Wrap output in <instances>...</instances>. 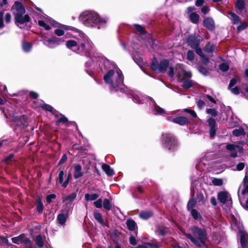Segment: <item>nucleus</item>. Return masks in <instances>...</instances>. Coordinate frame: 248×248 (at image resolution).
<instances>
[{
    "instance_id": "nucleus-1",
    "label": "nucleus",
    "mask_w": 248,
    "mask_h": 248,
    "mask_svg": "<svg viewBox=\"0 0 248 248\" xmlns=\"http://www.w3.org/2000/svg\"><path fill=\"white\" fill-rule=\"evenodd\" d=\"M191 232L193 235L189 233H185L184 234L198 248H201L202 245L204 246H206V241L207 239V233L205 229L194 226L191 228Z\"/></svg>"
},
{
    "instance_id": "nucleus-2",
    "label": "nucleus",
    "mask_w": 248,
    "mask_h": 248,
    "mask_svg": "<svg viewBox=\"0 0 248 248\" xmlns=\"http://www.w3.org/2000/svg\"><path fill=\"white\" fill-rule=\"evenodd\" d=\"M79 20L88 27L98 25V29H100V25L105 24L107 22L105 18H101L96 13L91 11L82 13L79 16Z\"/></svg>"
},
{
    "instance_id": "nucleus-3",
    "label": "nucleus",
    "mask_w": 248,
    "mask_h": 248,
    "mask_svg": "<svg viewBox=\"0 0 248 248\" xmlns=\"http://www.w3.org/2000/svg\"><path fill=\"white\" fill-rule=\"evenodd\" d=\"M114 70L110 69L108 71L107 74L104 76L103 79L106 83L110 84V90L114 92H117L120 84H123L124 80V76L121 70L118 69L116 71L117 78L114 81L112 80V77L114 74Z\"/></svg>"
},
{
    "instance_id": "nucleus-4",
    "label": "nucleus",
    "mask_w": 248,
    "mask_h": 248,
    "mask_svg": "<svg viewBox=\"0 0 248 248\" xmlns=\"http://www.w3.org/2000/svg\"><path fill=\"white\" fill-rule=\"evenodd\" d=\"M162 144L170 152H175L177 150L179 143L175 136L170 133H165L162 134Z\"/></svg>"
},
{
    "instance_id": "nucleus-5",
    "label": "nucleus",
    "mask_w": 248,
    "mask_h": 248,
    "mask_svg": "<svg viewBox=\"0 0 248 248\" xmlns=\"http://www.w3.org/2000/svg\"><path fill=\"white\" fill-rule=\"evenodd\" d=\"M169 66V61L168 59H162L158 62L157 59L154 57L152 63L150 65V69L156 73H163L165 72Z\"/></svg>"
},
{
    "instance_id": "nucleus-6",
    "label": "nucleus",
    "mask_w": 248,
    "mask_h": 248,
    "mask_svg": "<svg viewBox=\"0 0 248 248\" xmlns=\"http://www.w3.org/2000/svg\"><path fill=\"white\" fill-rule=\"evenodd\" d=\"M64 42V40L55 36H51L46 40H44L43 44L50 48H53Z\"/></svg>"
},
{
    "instance_id": "nucleus-7",
    "label": "nucleus",
    "mask_w": 248,
    "mask_h": 248,
    "mask_svg": "<svg viewBox=\"0 0 248 248\" xmlns=\"http://www.w3.org/2000/svg\"><path fill=\"white\" fill-rule=\"evenodd\" d=\"M15 14L14 21L15 24L20 28H22L20 25L24 23L29 22L31 21V18L28 14Z\"/></svg>"
},
{
    "instance_id": "nucleus-8",
    "label": "nucleus",
    "mask_w": 248,
    "mask_h": 248,
    "mask_svg": "<svg viewBox=\"0 0 248 248\" xmlns=\"http://www.w3.org/2000/svg\"><path fill=\"white\" fill-rule=\"evenodd\" d=\"M217 198L218 201L222 204H226L229 201L232 203L231 196L228 191H219L217 193Z\"/></svg>"
},
{
    "instance_id": "nucleus-9",
    "label": "nucleus",
    "mask_w": 248,
    "mask_h": 248,
    "mask_svg": "<svg viewBox=\"0 0 248 248\" xmlns=\"http://www.w3.org/2000/svg\"><path fill=\"white\" fill-rule=\"evenodd\" d=\"M186 43L191 48L197 47L200 46V40L198 39L195 35L191 34L186 39Z\"/></svg>"
},
{
    "instance_id": "nucleus-10",
    "label": "nucleus",
    "mask_w": 248,
    "mask_h": 248,
    "mask_svg": "<svg viewBox=\"0 0 248 248\" xmlns=\"http://www.w3.org/2000/svg\"><path fill=\"white\" fill-rule=\"evenodd\" d=\"M203 25L208 30L213 31L216 28L214 19L212 17L205 16L203 20Z\"/></svg>"
},
{
    "instance_id": "nucleus-11",
    "label": "nucleus",
    "mask_w": 248,
    "mask_h": 248,
    "mask_svg": "<svg viewBox=\"0 0 248 248\" xmlns=\"http://www.w3.org/2000/svg\"><path fill=\"white\" fill-rule=\"evenodd\" d=\"M208 126L210 127L209 133L211 138H213L216 134L217 131V124L215 119L210 118L207 120Z\"/></svg>"
},
{
    "instance_id": "nucleus-12",
    "label": "nucleus",
    "mask_w": 248,
    "mask_h": 248,
    "mask_svg": "<svg viewBox=\"0 0 248 248\" xmlns=\"http://www.w3.org/2000/svg\"><path fill=\"white\" fill-rule=\"evenodd\" d=\"M69 217L68 210H62V213L59 214L57 216V220L58 223L60 225L64 226Z\"/></svg>"
},
{
    "instance_id": "nucleus-13",
    "label": "nucleus",
    "mask_w": 248,
    "mask_h": 248,
    "mask_svg": "<svg viewBox=\"0 0 248 248\" xmlns=\"http://www.w3.org/2000/svg\"><path fill=\"white\" fill-rule=\"evenodd\" d=\"M172 122L174 123L179 124L180 125H185L186 124H188L190 123L188 119L185 116H179L176 118H174L172 120Z\"/></svg>"
},
{
    "instance_id": "nucleus-14",
    "label": "nucleus",
    "mask_w": 248,
    "mask_h": 248,
    "mask_svg": "<svg viewBox=\"0 0 248 248\" xmlns=\"http://www.w3.org/2000/svg\"><path fill=\"white\" fill-rule=\"evenodd\" d=\"M78 48L76 51L78 53H80L83 52H89L91 50L90 47L86 46V42L85 40H84V42L78 41Z\"/></svg>"
},
{
    "instance_id": "nucleus-15",
    "label": "nucleus",
    "mask_w": 248,
    "mask_h": 248,
    "mask_svg": "<svg viewBox=\"0 0 248 248\" xmlns=\"http://www.w3.org/2000/svg\"><path fill=\"white\" fill-rule=\"evenodd\" d=\"M74 177L75 179H78L83 175V172L82 171V167L81 165L79 164H76L74 167Z\"/></svg>"
},
{
    "instance_id": "nucleus-16",
    "label": "nucleus",
    "mask_w": 248,
    "mask_h": 248,
    "mask_svg": "<svg viewBox=\"0 0 248 248\" xmlns=\"http://www.w3.org/2000/svg\"><path fill=\"white\" fill-rule=\"evenodd\" d=\"M14 5L15 6V9L17 11L16 14H24L26 12L25 7L23 4L19 1L15 2Z\"/></svg>"
},
{
    "instance_id": "nucleus-17",
    "label": "nucleus",
    "mask_w": 248,
    "mask_h": 248,
    "mask_svg": "<svg viewBox=\"0 0 248 248\" xmlns=\"http://www.w3.org/2000/svg\"><path fill=\"white\" fill-rule=\"evenodd\" d=\"M154 215V212L152 210H145L141 211L139 217L144 220H147L152 217Z\"/></svg>"
},
{
    "instance_id": "nucleus-18",
    "label": "nucleus",
    "mask_w": 248,
    "mask_h": 248,
    "mask_svg": "<svg viewBox=\"0 0 248 248\" xmlns=\"http://www.w3.org/2000/svg\"><path fill=\"white\" fill-rule=\"evenodd\" d=\"M60 118L55 122V125L57 126H59L61 123L65 124L66 126H69V121L64 115L60 113Z\"/></svg>"
},
{
    "instance_id": "nucleus-19",
    "label": "nucleus",
    "mask_w": 248,
    "mask_h": 248,
    "mask_svg": "<svg viewBox=\"0 0 248 248\" xmlns=\"http://www.w3.org/2000/svg\"><path fill=\"white\" fill-rule=\"evenodd\" d=\"M102 169L105 173L108 176H112L114 174V170L110 166L107 164H103L102 165Z\"/></svg>"
},
{
    "instance_id": "nucleus-20",
    "label": "nucleus",
    "mask_w": 248,
    "mask_h": 248,
    "mask_svg": "<svg viewBox=\"0 0 248 248\" xmlns=\"http://www.w3.org/2000/svg\"><path fill=\"white\" fill-rule=\"evenodd\" d=\"M36 202H37L36 210L38 214L40 215L42 213L44 209V205L42 202L41 197L39 196L37 197Z\"/></svg>"
},
{
    "instance_id": "nucleus-21",
    "label": "nucleus",
    "mask_w": 248,
    "mask_h": 248,
    "mask_svg": "<svg viewBox=\"0 0 248 248\" xmlns=\"http://www.w3.org/2000/svg\"><path fill=\"white\" fill-rule=\"evenodd\" d=\"M128 229L130 231H134L136 228H138L136 222L132 219H128L126 222Z\"/></svg>"
},
{
    "instance_id": "nucleus-22",
    "label": "nucleus",
    "mask_w": 248,
    "mask_h": 248,
    "mask_svg": "<svg viewBox=\"0 0 248 248\" xmlns=\"http://www.w3.org/2000/svg\"><path fill=\"white\" fill-rule=\"evenodd\" d=\"M93 217L95 219L97 222H98L102 226H105L106 225L102 217V215L100 213L97 212H94Z\"/></svg>"
},
{
    "instance_id": "nucleus-23",
    "label": "nucleus",
    "mask_w": 248,
    "mask_h": 248,
    "mask_svg": "<svg viewBox=\"0 0 248 248\" xmlns=\"http://www.w3.org/2000/svg\"><path fill=\"white\" fill-rule=\"evenodd\" d=\"M77 194L76 193H72L71 194L62 197V202H67L68 203H72L76 198Z\"/></svg>"
},
{
    "instance_id": "nucleus-24",
    "label": "nucleus",
    "mask_w": 248,
    "mask_h": 248,
    "mask_svg": "<svg viewBox=\"0 0 248 248\" xmlns=\"http://www.w3.org/2000/svg\"><path fill=\"white\" fill-rule=\"evenodd\" d=\"M39 107L43 110L49 111L54 115H55L54 113L57 112L56 110H53V108L51 106L47 104H41Z\"/></svg>"
},
{
    "instance_id": "nucleus-25",
    "label": "nucleus",
    "mask_w": 248,
    "mask_h": 248,
    "mask_svg": "<svg viewBox=\"0 0 248 248\" xmlns=\"http://www.w3.org/2000/svg\"><path fill=\"white\" fill-rule=\"evenodd\" d=\"M200 19V16L196 13H191L189 15V20L193 24H198Z\"/></svg>"
},
{
    "instance_id": "nucleus-26",
    "label": "nucleus",
    "mask_w": 248,
    "mask_h": 248,
    "mask_svg": "<svg viewBox=\"0 0 248 248\" xmlns=\"http://www.w3.org/2000/svg\"><path fill=\"white\" fill-rule=\"evenodd\" d=\"M229 15L232 18V23L233 24H237L241 22V18L232 12H230Z\"/></svg>"
},
{
    "instance_id": "nucleus-27",
    "label": "nucleus",
    "mask_w": 248,
    "mask_h": 248,
    "mask_svg": "<svg viewBox=\"0 0 248 248\" xmlns=\"http://www.w3.org/2000/svg\"><path fill=\"white\" fill-rule=\"evenodd\" d=\"M25 238V234L22 233L18 235V236L12 238V241L13 243L16 244H19L22 243L23 240Z\"/></svg>"
},
{
    "instance_id": "nucleus-28",
    "label": "nucleus",
    "mask_w": 248,
    "mask_h": 248,
    "mask_svg": "<svg viewBox=\"0 0 248 248\" xmlns=\"http://www.w3.org/2000/svg\"><path fill=\"white\" fill-rule=\"evenodd\" d=\"M134 27L137 31L141 35H145L147 32L145 29L140 24H135Z\"/></svg>"
},
{
    "instance_id": "nucleus-29",
    "label": "nucleus",
    "mask_w": 248,
    "mask_h": 248,
    "mask_svg": "<svg viewBox=\"0 0 248 248\" xmlns=\"http://www.w3.org/2000/svg\"><path fill=\"white\" fill-rule=\"evenodd\" d=\"M197 200L195 198H191L188 202L187 204V209L188 211L194 209L193 208L196 206Z\"/></svg>"
},
{
    "instance_id": "nucleus-30",
    "label": "nucleus",
    "mask_w": 248,
    "mask_h": 248,
    "mask_svg": "<svg viewBox=\"0 0 248 248\" xmlns=\"http://www.w3.org/2000/svg\"><path fill=\"white\" fill-rule=\"evenodd\" d=\"M235 5L239 10L242 11L245 8V0H237Z\"/></svg>"
},
{
    "instance_id": "nucleus-31",
    "label": "nucleus",
    "mask_w": 248,
    "mask_h": 248,
    "mask_svg": "<svg viewBox=\"0 0 248 248\" xmlns=\"http://www.w3.org/2000/svg\"><path fill=\"white\" fill-rule=\"evenodd\" d=\"M232 133L235 137H239L241 135H245V132L242 127H239L238 129L233 130Z\"/></svg>"
},
{
    "instance_id": "nucleus-32",
    "label": "nucleus",
    "mask_w": 248,
    "mask_h": 248,
    "mask_svg": "<svg viewBox=\"0 0 248 248\" xmlns=\"http://www.w3.org/2000/svg\"><path fill=\"white\" fill-rule=\"evenodd\" d=\"M99 197V195L96 193L93 194H85V200L89 201H94L97 199Z\"/></svg>"
},
{
    "instance_id": "nucleus-33",
    "label": "nucleus",
    "mask_w": 248,
    "mask_h": 248,
    "mask_svg": "<svg viewBox=\"0 0 248 248\" xmlns=\"http://www.w3.org/2000/svg\"><path fill=\"white\" fill-rule=\"evenodd\" d=\"M32 48V44L30 42L24 41L22 43V49L26 52L30 51Z\"/></svg>"
},
{
    "instance_id": "nucleus-34",
    "label": "nucleus",
    "mask_w": 248,
    "mask_h": 248,
    "mask_svg": "<svg viewBox=\"0 0 248 248\" xmlns=\"http://www.w3.org/2000/svg\"><path fill=\"white\" fill-rule=\"evenodd\" d=\"M103 206L104 209L107 211H109L111 209V203L108 199L105 198L104 199Z\"/></svg>"
},
{
    "instance_id": "nucleus-35",
    "label": "nucleus",
    "mask_w": 248,
    "mask_h": 248,
    "mask_svg": "<svg viewBox=\"0 0 248 248\" xmlns=\"http://www.w3.org/2000/svg\"><path fill=\"white\" fill-rule=\"evenodd\" d=\"M190 211L191 215L195 220H200L202 218V216L195 209H193Z\"/></svg>"
},
{
    "instance_id": "nucleus-36",
    "label": "nucleus",
    "mask_w": 248,
    "mask_h": 248,
    "mask_svg": "<svg viewBox=\"0 0 248 248\" xmlns=\"http://www.w3.org/2000/svg\"><path fill=\"white\" fill-rule=\"evenodd\" d=\"M215 46L213 44H211L208 42L204 46V50L208 53H212L215 50Z\"/></svg>"
},
{
    "instance_id": "nucleus-37",
    "label": "nucleus",
    "mask_w": 248,
    "mask_h": 248,
    "mask_svg": "<svg viewBox=\"0 0 248 248\" xmlns=\"http://www.w3.org/2000/svg\"><path fill=\"white\" fill-rule=\"evenodd\" d=\"M6 245L7 247L12 246L13 245L9 243V241L6 237H4L0 235V246Z\"/></svg>"
},
{
    "instance_id": "nucleus-38",
    "label": "nucleus",
    "mask_w": 248,
    "mask_h": 248,
    "mask_svg": "<svg viewBox=\"0 0 248 248\" xmlns=\"http://www.w3.org/2000/svg\"><path fill=\"white\" fill-rule=\"evenodd\" d=\"M65 45L68 49H72L73 47L78 46V42L73 40H68L66 41Z\"/></svg>"
},
{
    "instance_id": "nucleus-39",
    "label": "nucleus",
    "mask_w": 248,
    "mask_h": 248,
    "mask_svg": "<svg viewBox=\"0 0 248 248\" xmlns=\"http://www.w3.org/2000/svg\"><path fill=\"white\" fill-rule=\"evenodd\" d=\"M27 119L28 117L26 115H22L20 116L18 123H20V124L23 126H27L28 125Z\"/></svg>"
},
{
    "instance_id": "nucleus-40",
    "label": "nucleus",
    "mask_w": 248,
    "mask_h": 248,
    "mask_svg": "<svg viewBox=\"0 0 248 248\" xmlns=\"http://www.w3.org/2000/svg\"><path fill=\"white\" fill-rule=\"evenodd\" d=\"M168 230L167 227H159L157 229L156 232L158 235L164 236L168 233Z\"/></svg>"
},
{
    "instance_id": "nucleus-41",
    "label": "nucleus",
    "mask_w": 248,
    "mask_h": 248,
    "mask_svg": "<svg viewBox=\"0 0 248 248\" xmlns=\"http://www.w3.org/2000/svg\"><path fill=\"white\" fill-rule=\"evenodd\" d=\"M194 83L192 80H186L183 82L182 87L185 89H188L192 87Z\"/></svg>"
},
{
    "instance_id": "nucleus-42",
    "label": "nucleus",
    "mask_w": 248,
    "mask_h": 248,
    "mask_svg": "<svg viewBox=\"0 0 248 248\" xmlns=\"http://www.w3.org/2000/svg\"><path fill=\"white\" fill-rule=\"evenodd\" d=\"M22 243L24 244L25 248H32V244L31 240L25 234V238L23 240Z\"/></svg>"
},
{
    "instance_id": "nucleus-43",
    "label": "nucleus",
    "mask_w": 248,
    "mask_h": 248,
    "mask_svg": "<svg viewBox=\"0 0 248 248\" xmlns=\"http://www.w3.org/2000/svg\"><path fill=\"white\" fill-rule=\"evenodd\" d=\"M206 112L207 114H210L212 117H215L218 115V112L215 108H207Z\"/></svg>"
},
{
    "instance_id": "nucleus-44",
    "label": "nucleus",
    "mask_w": 248,
    "mask_h": 248,
    "mask_svg": "<svg viewBox=\"0 0 248 248\" xmlns=\"http://www.w3.org/2000/svg\"><path fill=\"white\" fill-rule=\"evenodd\" d=\"M35 241L37 245L39 248H42L44 246V244L42 236L40 234L36 236L35 238Z\"/></svg>"
},
{
    "instance_id": "nucleus-45",
    "label": "nucleus",
    "mask_w": 248,
    "mask_h": 248,
    "mask_svg": "<svg viewBox=\"0 0 248 248\" xmlns=\"http://www.w3.org/2000/svg\"><path fill=\"white\" fill-rule=\"evenodd\" d=\"M248 27V23L246 22L242 23L237 27V32L240 33Z\"/></svg>"
},
{
    "instance_id": "nucleus-46",
    "label": "nucleus",
    "mask_w": 248,
    "mask_h": 248,
    "mask_svg": "<svg viewBox=\"0 0 248 248\" xmlns=\"http://www.w3.org/2000/svg\"><path fill=\"white\" fill-rule=\"evenodd\" d=\"M212 183L215 186H221L223 184L222 179L217 178H213L212 180Z\"/></svg>"
},
{
    "instance_id": "nucleus-47",
    "label": "nucleus",
    "mask_w": 248,
    "mask_h": 248,
    "mask_svg": "<svg viewBox=\"0 0 248 248\" xmlns=\"http://www.w3.org/2000/svg\"><path fill=\"white\" fill-rule=\"evenodd\" d=\"M198 71L204 76H207L209 74L208 70L205 67L199 65L197 67Z\"/></svg>"
},
{
    "instance_id": "nucleus-48",
    "label": "nucleus",
    "mask_w": 248,
    "mask_h": 248,
    "mask_svg": "<svg viewBox=\"0 0 248 248\" xmlns=\"http://www.w3.org/2000/svg\"><path fill=\"white\" fill-rule=\"evenodd\" d=\"M137 192L139 193V194H142L144 193V190L141 186H138L137 188L135 189V192L133 193V196L135 198H138V196L137 195Z\"/></svg>"
},
{
    "instance_id": "nucleus-49",
    "label": "nucleus",
    "mask_w": 248,
    "mask_h": 248,
    "mask_svg": "<svg viewBox=\"0 0 248 248\" xmlns=\"http://www.w3.org/2000/svg\"><path fill=\"white\" fill-rule=\"evenodd\" d=\"M219 68L221 71L225 72L229 70L230 66L227 63H222L219 65Z\"/></svg>"
},
{
    "instance_id": "nucleus-50",
    "label": "nucleus",
    "mask_w": 248,
    "mask_h": 248,
    "mask_svg": "<svg viewBox=\"0 0 248 248\" xmlns=\"http://www.w3.org/2000/svg\"><path fill=\"white\" fill-rule=\"evenodd\" d=\"M38 24L39 26L44 27L45 30L49 31L51 29V27L45 23L43 20H38Z\"/></svg>"
},
{
    "instance_id": "nucleus-51",
    "label": "nucleus",
    "mask_w": 248,
    "mask_h": 248,
    "mask_svg": "<svg viewBox=\"0 0 248 248\" xmlns=\"http://www.w3.org/2000/svg\"><path fill=\"white\" fill-rule=\"evenodd\" d=\"M61 169H59L60 171L58 175V180L59 183L62 185V184H63V176L64 174L63 170H60Z\"/></svg>"
},
{
    "instance_id": "nucleus-52",
    "label": "nucleus",
    "mask_w": 248,
    "mask_h": 248,
    "mask_svg": "<svg viewBox=\"0 0 248 248\" xmlns=\"http://www.w3.org/2000/svg\"><path fill=\"white\" fill-rule=\"evenodd\" d=\"M195 54L193 50H189L187 52L186 58L190 61H193L194 60Z\"/></svg>"
},
{
    "instance_id": "nucleus-53",
    "label": "nucleus",
    "mask_w": 248,
    "mask_h": 248,
    "mask_svg": "<svg viewBox=\"0 0 248 248\" xmlns=\"http://www.w3.org/2000/svg\"><path fill=\"white\" fill-rule=\"evenodd\" d=\"M240 242L241 247L243 248H247V244H246L247 239L244 234H241L240 235Z\"/></svg>"
},
{
    "instance_id": "nucleus-54",
    "label": "nucleus",
    "mask_w": 248,
    "mask_h": 248,
    "mask_svg": "<svg viewBox=\"0 0 248 248\" xmlns=\"http://www.w3.org/2000/svg\"><path fill=\"white\" fill-rule=\"evenodd\" d=\"M197 201L198 202H202L204 203L205 202V199L204 198V195L202 193H198L196 194Z\"/></svg>"
},
{
    "instance_id": "nucleus-55",
    "label": "nucleus",
    "mask_w": 248,
    "mask_h": 248,
    "mask_svg": "<svg viewBox=\"0 0 248 248\" xmlns=\"http://www.w3.org/2000/svg\"><path fill=\"white\" fill-rule=\"evenodd\" d=\"M201 58L202 62L204 65H207L210 62L209 58L207 55L203 54Z\"/></svg>"
},
{
    "instance_id": "nucleus-56",
    "label": "nucleus",
    "mask_w": 248,
    "mask_h": 248,
    "mask_svg": "<svg viewBox=\"0 0 248 248\" xmlns=\"http://www.w3.org/2000/svg\"><path fill=\"white\" fill-rule=\"evenodd\" d=\"M72 178V175H71V173L70 172H69L67 176V178L66 179H65V181L64 182L63 184H62V187H64V188H66L69 182H70V179H71Z\"/></svg>"
},
{
    "instance_id": "nucleus-57",
    "label": "nucleus",
    "mask_w": 248,
    "mask_h": 248,
    "mask_svg": "<svg viewBox=\"0 0 248 248\" xmlns=\"http://www.w3.org/2000/svg\"><path fill=\"white\" fill-rule=\"evenodd\" d=\"M56 198V195L55 194H51L48 195L46 197V202L48 203H50L52 202V199H55Z\"/></svg>"
},
{
    "instance_id": "nucleus-58",
    "label": "nucleus",
    "mask_w": 248,
    "mask_h": 248,
    "mask_svg": "<svg viewBox=\"0 0 248 248\" xmlns=\"http://www.w3.org/2000/svg\"><path fill=\"white\" fill-rule=\"evenodd\" d=\"M93 204L96 208H101L102 207V200L99 199L93 202Z\"/></svg>"
},
{
    "instance_id": "nucleus-59",
    "label": "nucleus",
    "mask_w": 248,
    "mask_h": 248,
    "mask_svg": "<svg viewBox=\"0 0 248 248\" xmlns=\"http://www.w3.org/2000/svg\"><path fill=\"white\" fill-rule=\"evenodd\" d=\"M231 90V92L235 94L238 95L240 93V88L238 86H235L234 88H229Z\"/></svg>"
},
{
    "instance_id": "nucleus-60",
    "label": "nucleus",
    "mask_w": 248,
    "mask_h": 248,
    "mask_svg": "<svg viewBox=\"0 0 248 248\" xmlns=\"http://www.w3.org/2000/svg\"><path fill=\"white\" fill-rule=\"evenodd\" d=\"M29 96L31 99H35L39 97V94L34 91H31L29 93Z\"/></svg>"
},
{
    "instance_id": "nucleus-61",
    "label": "nucleus",
    "mask_w": 248,
    "mask_h": 248,
    "mask_svg": "<svg viewBox=\"0 0 248 248\" xmlns=\"http://www.w3.org/2000/svg\"><path fill=\"white\" fill-rule=\"evenodd\" d=\"M168 68L169 70L168 75L169 77L170 78H173L174 75V68L172 66H169Z\"/></svg>"
},
{
    "instance_id": "nucleus-62",
    "label": "nucleus",
    "mask_w": 248,
    "mask_h": 248,
    "mask_svg": "<svg viewBox=\"0 0 248 248\" xmlns=\"http://www.w3.org/2000/svg\"><path fill=\"white\" fill-rule=\"evenodd\" d=\"M67 159V155L66 154H63L61 158L60 159L58 164V165L60 166L62 164H63L64 163H65L66 160Z\"/></svg>"
},
{
    "instance_id": "nucleus-63",
    "label": "nucleus",
    "mask_w": 248,
    "mask_h": 248,
    "mask_svg": "<svg viewBox=\"0 0 248 248\" xmlns=\"http://www.w3.org/2000/svg\"><path fill=\"white\" fill-rule=\"evenodd\" d=\"M129 241L130 244L133 246H135L137 244V242L135 237L132 235H130Z\"/></svg>"
},
{
    "instance_id": "nucleus-64",
    "label": "nucleus",
    "mask_w": 248,
    "mask_h": 248,
    "mask_svg": "<svg viewBox=\"0 0 248 248\" xmlns=\"http://www.w3.org/2000/svg\"><path fill=\"white\" fill-rule=\"evenodd\" d=\"M54 33L58 36H62L64 34V31L63 30H62V29H57L55 30Z\"/></svg>"
}]
</instances>
